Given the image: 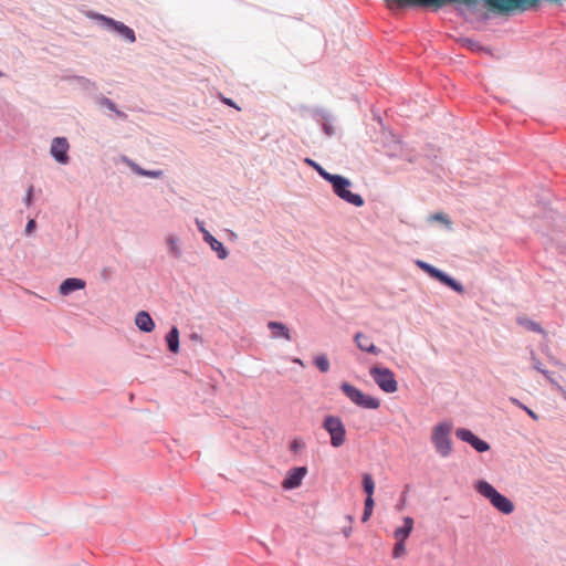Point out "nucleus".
<instances>
[{
    "instance_id": "a211bd4d",
    "label": "nucleus",
    "mask_w": 566,
    "mask_h": 566,
    "mask_svg": "<svg viewBox=\"0 0 566 566\" xmlns=\"http://www.w3.org/2000/svg\"><path fill=\"white\" fill-rule=\"evenodd\" d=\"M94 103L96 105H98L99 107H104L106 109H108L109 112L114 113L116 117L120 118V119H126L127 118V114L119 111L116 106V104L108 97L102 95V94H97L94 96Z\"/></svg>"
},
{
    "instance_id": "0eeeda50",
    "label": "nucleus",
    "mask_w": 566,
    "mask_h": 566,
    "mask_svg": "<svg viewBox=\"0 0 566 566\" xmlns=\"http://www.w3.org/2000/svg\"><path fill=\"white\" fill-rule=\"evenodd\" d=\"M340 389L352 402L361 408L377 409L380 406L378 398L370 395H365L361 390L348 382H343Z\"/></svg>"
},
{
    "instance_id": "2f4dec72",
    "label": "nucleus",
    "mask_w": 566,
    "mask_h": 566,
    "mask_svg": "<svg viewBox=\"0 0 566 566\" xmlns=\"http://www.w3.org/2000/svg\"><path fill=\"white\" fill-rule=\"evenodd\" d=\"M531 361H532V365H533V368L535 370H537L538 373L543 374V375H547V369L543 368L539 359L537 358L536 354L534 350H531Z\"/></svg>"
},
{
    "instance_id": "7c9ffc66",
    "label": "nucleus",
    "mask_w": 566,
    "mask_h": 566,
    "mask_svg": "<svg viewBox=\"0 0 566 566\" xmlns=\"http://www.w3.org/2000/svg\"><path fill=\"white\" fill-rule=\"evenodd\" d=\"M510 401L516 407L523 409V411H525L533 420H538L537 413H535L532 409L522 403L517 398L511 397Z\"/></svg>"
},
{
    "instance_id": "412c9836",
    "label": "nucleus",
    "mask_w": 566,
    "mask_h": 566,
    "mask_svg": "<svg viewBox=\"0 0 566 566\" xmlns=\"http://www.w3.org/2000/svg\"><path fill=\"white\" fill-rule=\"evenodd\" d=\"M268 327L272 331L273 338L292 339L290 329L283 323L271 321L268 323Z\"/></svg>"
},
{
    "instance_id": "f8f14e48",
    "label": "nucleus",
    "mask_w": 566,
    "mask_h": 566,
    "mask_svg": "<svg viewBox=\"0 0 566 566\" xmlns=\"http://www.w3.org/2000/svg\"><path fill=\"white\" fill-rule=\"evenodd\" d=\"M385 147L387 148V156L391 158H401L408 161H412L413 159L409 156L407 149H405L401 140L394 134H389L388 142L385 143Z\"/></svg>"
},
{
    "instance_id": "ddd939ff",
    "label": "nucleus",
    "mask_w": 566,
    "mask_h": 566,
    "mask_svg": "<svg viewBox=\"0 0 566 566\" xmlns=\"http://www.w3.org/2000/svg\"><path fill=\"white\" fill-rule=\"evenodd\" d=\"M307 473V469L305 467H296L291 469L285 479L282 482V486L284 490H293L301 485L303 479Z\"/></svg>"
},
{
    "instance_id": "9b49d317",
    "label": "nucleus",
    "mask_w": 566,
    "mask_h": 566,
    "mask_svg": "<svg viewBox=\"0 0 566 566\" xmlns=\"http://www.w3.org/2000/svg\"><path fill=\"white\" fill-rule=\"evenodd\" d=\"M457 438L469 443L475 451L483 453L490 450V444L475 436L470 429L459 428L455 431Z\"/></svg>"
},
{
    "instance_id": "c756f323",
    "label": "nucleus",
    "mask_w": 566,
    "mask_h": 566,
    "mask_svg": "<svg viewBox=\"0 0 566 566\" xmlns=\"http://www.w3.org/2000/svg\"><path fill=\"white\" fill-rule=\"evenodd\" d=\"M374 505H375L374 499L370 496H366L364 513L361 516L363 522H367L369 520V517L373 514Z\"/></svg>"
},
{
    "instance_id": "6ab92c4d",
    "label": "nucleus",
    "mask_w": 566,
    "mask_h": 566,
    "mask_svg": "<svg viewBox=\"0 0 566 566\" xmlns=\"http://www.w3.org/2000/svg\"><path fill=\"white\" fill-rule=\"evenodd\" d=\"M167 244V253L170 258L180 259L182 256L181 240L176 234H168L165 239Z\"/></svg>"
},
{
    "instance_id": "aec40b11",
    "label": "nucleus",
    "mask_w": 566,
    "mask_h": 566,
    "mask_svg": "<svg viewBox=\"0 0 566 566\" xmlns=\"http://www.w3.org/2000/svg\"><path fill=\"white\" fill-rule=\"evenodd\" d=\"M415 521L411 516L403 517V525L397 527L394 532V536L398 542H406L413 530Z\"/></svg>"
},
{
    "instance_id": "b1692460",
    "label": "nucleus",
    "mask_w": 566,
    "mask_h": 566,
    "mask_svg": "<svg viewBox=\"0 0 566 566\" xmlns=\"http://www.w3.org/2000/svg\"><path fill=\"white\" fill-rule=\"evenodd\" d=\"M165 339L171 353L176 354L179 352V331L176 326L170 328Z\"/></svg>"
},
{
    "instance_id": "79ce46f5",
    "label": "nucleus",
    "mask_w": 566,
    "mask_h": 566,
    "mask_svg": "<svg viewBox=\"0 0 566 566\" xmlns=\"http://www.w3.org/2000/svg\"><path fill=\"white\" fill-rule=\"evenodd\" d=\"M191 339L193 340H201V336L197 333L191 334Z\"/></svg>"
},
{
    "instance_id": "f704fd0d",
    "label": "nucleus",
    "mask_w": 566,
    "mask_h": 566,
    "mask_svg": "<svg viewBox=\"0 0 566 566\" xmlns=\"http://www.w3.org/2000/svg\"><path fill=\"white\" fill-rule=\"evenodd\" d=\"M429 220L430 221H440V222H443L446 224V227L448 229H451V222L450 220L447 218L446 214L439 212V213H434L432 216L429 217Z\"/></svg>"
},
{
    "instance_id": "423d86ee",
    "label": "nucleus",
    "mask_w": 566,
    "mask_h": 566,
    "mask_svg": "<svg viewBox=\"0 0 566 566\" xmlns=\"http://www.w3.org/2000/svg\"><path fill=\"white\" fill-rule=\"evenodd\" d=\"M322 427L329 434L332 447L339 448L344 444L346 440V429L339 417L332 415L326 416Z\"/></svg>"
},
{
    "instance_id": "2eb2a0df",
    "label": "nucleus",
    "mask_w": 566,
    "mask_h": 566,
    "mask_svg": "<svg viewBox=\"0 0 566 566\" xmlns=\"http://www.w3.org/2000/svg\"><path fill=\"white\" fill-rule=\"evenodd\" d=\"M86 282L80 277L65 279L59 286V294L61 296H69L71 293L84 290Z\"/></svg>"
},
{
    "instance_id": "c9c22d12",
    "label": "nucleus",
    "mask_w": 566,
    "mask_h": 566,
    "mask_svg": "<svg viewBox=\"0 0 566 566\" xmlns=\"http://www.w3.org/2000/svg\"><path fill=\"white\" fill-rule=\"evenodd\" d=\"M32 199H33V186H30L28 189H27V192H25V196L23 198V202L27 207H30L31 203H32Z\"/></svg>"
},
{
    "instance_id": "f03ea898",
    "label": "nucleus",
    "mask_w": 566,
    "mask_h": 566,
    "mask_svg": "<svg viewBox=\"0 0 566 566\" xmlns=\"http://www.w3.org/2000/svg\"><path fill=\"white\" fill-rule=\"evenodd\" d=\"M86 17L98 22L103 29L116 33L127 43H134L136 41L135 31L120 21H116L94 11H88Z\"/></svg>"
},
{
    "instance_id": "a18cd8bd",
    "label": "nucleus",
    "mask_w": 566,
    "mask_h": 566,
    "mask_svg": "<svg viewBox=\"0 0 566 566\" xmlns=\"http://www.w3.org/2000/svg\"><path fill=\"white\" fill-rule=\"evenodd\" d=\"M559 391L563 394L564 398L566 399V390L563 388V390H559Z\"/></svg>"
},
{
    "instance_id": "dca6fc26",
    "label": "nucleus",
    "mask_w": 566,
    "mask_h": 566,
    "mask_svg": "<svg viewBox=\"0 0 566 566\" xmlns=\"http://www.w3.org/2000/svg\"><path fill=\"white\" fill-rule=\"evenodd\" d=\"M354 340L361 352L370 353L374 355L381 353V349L374 345L371 338L368 335L356 333Z\"/></svg>"
},
{
    "instance_id": "ea45409f",
    "label": "nucleus",
    "mask_w": 566,
    "mask_h": 566,
    "mask_svg": "<svg viewBox=\"0 0 566 566\" xmlns=\"http://www.w3.org/2000/svg\"><path fill=\"white\" fill-rule=\"evenodd\" d=\"M223 102L229 106L235 107V104L231 98H223Z\"/></svg>"
},
{
    "instance_id": "4468645a",
    "label": "nucleus",
    "mask_w": 566,
    "mask_h": 566,
    "mask_svg": "<svg viewBox=\"0 0 566 566\" xmlns=\"http://www.w3.org/2000/svg\"><path fill=\"white\" fill-rule=\"evenodd\" d=\"M120 161L124 163L127 167L132 169V171L142 177H148L153 179H159L164 176V171L160 169L148 170L140 167L137 163L128 158L127 156H122Z\"/></svg>"
},
{
    "instance_id": "4be33fe9",
    "label": "nucleus",
    "mask_w": 566,
    "mask_h": 566,
    "mask_svg": "<svg viewBox=\"0 0 566 566\" xmlns=\"http://www.w3.org/2000/svg\"><path fill=\"white\" fill-rule=\"evenodd\" d=\"M69 81L74 82L78 88L86 93H94L98 90L96 82L85 76H71L69 77Z\"/></svg>"
},
{
    "instance_id": "473e14b6",
    "label": "nucleus",
    "mask_w": 566,
    "mask_h": 566,
    "mask_svg": "<svg viewBox=\"0 0 566 566\" xmlns=\"http://www.w3.org/2000/svg\"><path fill=\"white\" fill-rule=\"evenodd\" d=\"M333 120H327V122H324L321 124V127H322V130L324 132V134L328 137H332L336 134V129H335V126L333 124Z\"/></svg>"
},
{
    "instance_id": "1a4fd4ad",
    "label": "nucleus",
    "mask_w": 566,
    "mask_h": 566,
    "mask_svg": "<svg viewBox=\"0 0 566 566\" xmlns=\"http://www.w3.org/2000/svg\"><path fill=\"white\" fill-rule=\"evenodd\" d=\"M70 143L66 137H54L50 146V155L52 158L61 165H67L70 161L69 157Z\"/></svg>"
},
{
    "instance_id": "72a5a7b5",
    "label": "nucleus",
    "mask_w": 566,
    "mask_h": 566,
    "mask_svg": "<svg viewBox=\"0 0 566 566\" xmlns=\"http://www.w3.org/2000/svg\"><path fill=\"white\" fill-rule=\"evenodd\" d=\"M406 553V546L405 542H398L396 541V544L394 546L392 556L394 558H399Z\"/></svg>"
},
{
    "instance_id": "c03bdc74",
    "label": "nucleus",
    "mask_w": 566,
    "mask_h": 566,
    "mask_svg": "<svg viewBox=\"0 0 566 566\" xmlns=\"http://www.w3.org/2000/svg\"><path fill=\"white\" fill-rule=\"evenodd\" d=\"M350 531H352V528H350V527H348V528L344 530V535H345L346 537H347V536H349Z\"/></svg>"
},
{
    "instance_id": "6e6552de",
    "label": "nucleus",
    "mask_w": 566,
    "mask_h": 566,
    "mask_svg": "<svg viewBox=\"0 0 566 566\" xmlns=\"http://www.w3.org/2000/svg\"><path fill=\"white\" fill-rule=\"evenodd\" d=\"M416 265L419 269H421L422 271H424L426 273H428L431 277L440 281L442 284L452 289L454 292H457L459 294L464 293V286L460 282L454 280L452 276H450L449 274L441 271L440 269H438L422 260H417Z\"/></svg>"
},
{
    "instance_id": "a878e982",
    "label": "nucleus",
    "mask_w": 566,
    "mask_h": 566,
    "mask_svg": "<svg viewBox=\"0 0 566 566\" xmlns=\"http://www.w3.org/2000/svg\"><path fill=\"white\" fill-rule=\"evenodd\" d=\"M312 116H313V119L317 124H319V125L322 123H324V122L333 119L332 114L328 111L324 109V108H315V109H313Z\"/></svg>"
},
{
    "instance_id": "e433bc0d",
    "label": "nucleus",
    "mask_w": 566,
    "mask_h": 566,
    "mask_svg": "<svg viewBox=\"0 0 566 566\" xmlns=\"http://www.w3.org/2000/svg\"><path fill=\"white\" fill-rule=\"evenodd\" d=\"M35 227H36L35 220L30 219L25 226L24 233L27 235H30L34 231Z\"/></svg>"
},
{
    "instance_id": "7ed1b4c3",
    "label": "nucleus",
    "mask_w": 566,
    "mask_h": 566,
    "mask_svg": "<svg viewBox=\"0 0 566 566\" xmlns=\"http://www.w3.org/2000/svg\"><path fill=\"white\" fill-rule=\"evenodd\" d=\"M452 432V423L448 421L439 422L433 427L431 442L436 452L441 458H448L452 453V441L450 434Z\"/></svg>"
},
{
    "instance_id": "37998d69",
    "label": "nucleus",
    "mask_w": 566,
    "mask_h": 566,
    "mask_svg": "<svg viewBox=\"0 0 566 566\" xmlns=\"http://www.w3.org/2000/svg\"><path fill=\"white\" fill-rule=\"evenodd\" d=\"M465 43L472 48L475 45V43L470 39H465Z\"/></svg>"
},
{
    "instance_id": "39448f33",
    "label": "nucleus",
    "mask_w": 566,
    "mask_h": 566,
    "mask_svg": "<svg viewBox=\"0 0 566 566\" xmlns=\"http://www.w3.org/2000/svg\"><path fill=\"white\" fill-rule=\"evenodd\" d=\"M369 375L375 384L386 394H394L398 389V382L391 369L381 366H374Z\"/></svg>"
},
{
    "instance_id": "20e7f679",
    "label": "nucleus",
    "mask_w": 566,
    "mask_h": 566,
    "mask_svg": "<svg viewBox=\"0 0 566 566\" xmlns=\"http://www.w3.org/2000/svg\"><path fill=\"white\" fill-rule=\"evenodd\" d=\"M327 181L332 185L333 191L338 198L355 207L364 206L363 197L350 191L352 181L348 178L333 174Z\"/></svg>"
},
{
    "instance_id": "58836bf2",
    "label": "nucleus",
    "mask_w": 566,
    "mask_h": 566,
    "mask_svg": "<svg viewBox=\"0 0 566 566\" xmlns=\"http://www.w3.org/2000/svg\"><path fill=\"white\" fill-rule=\"evenodd\" d=\"M304 443L301 441V440H293L292 444H291V449L294 451V452H297L301 448H303Z\"/></svg>"
},
{
    "instance_id": "f3484780",
    "label": "nucleus",
    "mask_w": 566,
    "mask_h": 566,
    "mask_svg": "<svg viewBox=\"0 0 566 566\" xmlns=\"http://www.w3.org/2000/svg\"><path fill=\"white\" fill-rule=\"evenodd\" d=\"M135 325L144 333H151L156 325L150 314L146 311H139L135 316Z\"/></svg>"
},
{
    "instance_id": "9d476101",
    "label": "nucleus",
    "mask_w": 566,
    "mask_h": 566,
    "mask_svg": "<svg viewBox=\"0 0 566 566\" xmlns=\"http://www.w3.org/2000/svg\"><path fill=\"white\" fill-rule=\"evenodd\" d=\"M196 226L198 230L202 233L203 240L209 244L212 251L217 253V256L220 260H224L229 255V251L224 248V245L217 240L205 227V222L202 220L196 219Z\"/></svg>"
},
{
    "instance_id": "a19ab883",
    "label": "nucleus",
    "mask_w": 566,
    "mask_h": 566,
    "mask_svg": "<svg viewBox=\"0 0 566 566\" xmlns=\"http://www.w3.org/2000/svg\"><path fill=\"white\" fill-rule=\"evenodd\" d=\"M292 361H293V363H295V364H297V365H300V366H302V367H304V363H303V360H302V359H300V358H296V357H295V358H292Z\"/></svg>"
},
{
    "instance_id": "bb28decb",
    "label": "nucleus",
    "mask_w": 566,
    "mask_h": 566,
    "mask_svg": "<svg viewBox=\"0 0 566 566\" xmlns=\"http://www.w3.org/2000/svg\"><path fill=\"white\" fill-rule=\"evenodd\" d=\"M305 164L308 165L310 167L314 168L317 174L324 179V180H328L333 174L326 171L319 164H317L315 160L311 159V158H305L304 159Z\"/></svg>"
},
{
    "instance_id": "c85d7f7f",
    "label": "nucleus",
    "mask_w": 566,
    "mask_h": 566,
    "mask_svg": "<svg viewBox=\"0 0 566 566\" xmlns=\"http://www.w3.org/2000/svg\"><path fill=\"white\" fill-rule=\"evenodd\" d=\"M363 488L367 496L373 497L374 491H375V483L369 473H365L363 475Z\"/></svg>"
},
{
    "instance_id": "cd10ccee",
    "label": "nucleus",
    "mask_w": 566,
    "mask_h": 566,
    "mask_svg": "<svg viewBox=\"0 0 566 566\" xmlns=\"http://www.w3.org/2000/svg\"><path fill=\"white\" fill-rule=\"evenodd\" d=\"M314 364L322 373H327L331 368L329 359L325 354L315 356Z\"/></svg>"
},
{
    "instance_id": "393cba45",
    "label": "nucleus",
    "mask_w": 566,
    "mask_h": 566,
    "mask_svg": "<svg viewBox=\"0 0 566 566\" xmlns=\"http://www.w3.org/2000/svg\"><path fill=\"white\" fill-rule=\"evenodd\" d=\"M517 323L525 327L528 331L536 332L539 334H545L544 329L541 327V325L527 317H518Z\"/></svg>"
},
{
    "instance_id": "4c0bfd02",
    "label": "nucleus",
    "mask_w": 566,
    "mask_h": 566,
    "mask_svg": "<svg viewBox=\"0 0 566 566\" xmlns=\"http://www.w3.org/2000/svg\"><path fill=\"white\" fill-rule=\"evenodd\" d=\"M544 376L557 390H563V387L551 376V373L548 370L547 375Z\"/></svg>"
},
{
    "instance_id": "5701e85b",
    "label": "nucleus",
    "mask_w": 566,
    "mask_h": 566,
    "mask_svg": "<svg viewBox=\"0 0 566 566\" xmlns=\"http://www.w3.org/2000/svg\"><path fill=\"white\" fill-rule=\"evenodd\" d=\"M485 3L492 8H495L500 11H507L512 9L514 6H521L527 0H484Z\"/></svg>"
},
{
    "instance_id": "f257e3e1",
    "label": "nucleus",
    "mask_w": 566,
    "mask_h": 566,
    "mask_svg": "<svg viewBox=\"0 0 566 566\" xmlns=\"http://www.w3.org/2000/svg\"><path fill=\"white\" fill-rule=\"evenodd\" d=\"M476 492L483 497L488 499L492 506L503 514H511L514 511L513 502L501 494L491 483L484 480H479L474 485Z\"/></svg>"
}]
</instances>
